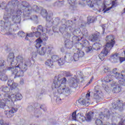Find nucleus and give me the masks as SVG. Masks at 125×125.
Returning a JSON list of instances; mask_svg holds the SVG:
<instances>
[{
	"mask_svg": "<svg viewBox=\"0 0 125 125\" xmlns=\"http://www.w3.org/2000/svg\"><path fill=\"white\" fill-rule=\"evenodd\" d=\"M35 42H36V44H35V47L37 48V49L40 48V47L42 46L41 43L42 42V40L41 38H39L35 41Z\"/></svg>",
	"mask_w": 125,
	"mask_h": 125,
	"instance_id": "nucleus-25",
	"label": "nucleus"
},
{
	"mask_svg": "<svg viewBox=\"0 0 125 125\" xmlns=\"http://www.w3.org/2000/svg\"><path fill=\"white\" fill-rule=\"evenodd\" d=\"M84 56V52L80 49H78L76 53L73 55V58L74 61H79L80 58Z\"/></svg>",
	"mask_w": 125,
	"mask_h": 125,
	"instance_id": "nucleus-9",
	"label": "nucleus"
},
{
	"mask_svg": "<svg viewBox=\"0 0 125 125\" xmlns=\"http://www.w3.org/2000/svg\"><path fill=\"white\" fill-rule=\"evenodd\" d=\"M83 36L81 38H83V40H85V38H87L88 37V31L86 30H84L83 32ZM85 38V39H84Z\"/></svg>",
	"mask_w": 125,
	"mask_h": 125,
	"instance_id": "nucleus-37",
	"label": "nucleus"
},
{
	"mask_svg": "<svg viewBox=\"0 0 125 125\" xmlns=\"http://www.w3.org/2000/svg\"><path fill=\"white\" fill-rule=\"evenodd\" d=\"M72 42L74 44L79 43L83 47H86L89 45V42L86 39H83V37L80 36H73L72 38Z\"/></svg>",
	"mask_w": 125,
	"mask_h": 125,
	"instance_id": "nucleus-4",
	"label": "nucleus"
},
{
	"mask_svg": "<svg viewBox=\"0 0 125 125\" xmlns=\"http://www.w3.org/2000/svg\"><path fill=\"white\" fill-rule=\"evenodd\" d=\"M17 63L15 67H9L7 69L8 71H11L12 74L15 76V78L23 77L24 73L28 70V67L32 65L31 61L24 62V58L21 55H18L16 57Z\"/></svg>",
	"mask_w": 125,
	"mask_h": 125,
	"instance_id": "nucleus-1",
	"label": "nucleus"
},
{
	"mask_svg": "<svg viewBox=\"0 0 125 125\" xmlns=\"http://www.w3.org/2000/svg\"><path fill=\"white\" fill-rule=\"evenodd\" d=\"M34 36L36 37V38H41V36H42V32H40V31H37L34 32Z\"/></svg>",
	"mask_w": 125,
	"mask_h": 125,
	"instance_id": "nucleus-41",
	"label": "nucleus"
},
{
	"mask_svg": "<svg viewBox=\"0 0 125 125\" xmlns=\"http://www.w3.org/2000/svg\"><path fill=\"white\" fill-rule=\"evenodd\" d=\"M120 59V57L119 56V54L116 53L110 56V60L114 62V63H117Z\"/></svg>",
	"mask_w": 125,
	"mask_h": 125,
	"instance_id": "nucleus-22",
	"label": "nucleus"
},
{
	"mask_svg": "<svg viewBox=\"0 0 125 125\" xmlns=\"http://www.w3.org/2000/svg\"><path fill=\"white\" fill-rule=\"evenodd\" d=\"M18 111V109L15 108L14 107H12L11 110L8 111H5L4 113L5 114L7 118H12L13 117V114L16 113Z\"/></svg>",
	"mask_w": 125,
	"mask_h": 125,
	"instance_id": "nucleus-17",
	"label": "nucleus"
},
{
	"mask_svg": "<svg viewBox=\"0 0 125 125\" xmlns=\"http://www.w3.org/2000/svg\"><path fill=\"white\" fill-rule=\"evenodd\" d=\"M19 4V1L18 0H13L10 1H9L7 5H10L11 6H16Z\"/></svg>",
	"mask_w": 125,
	"mask_h": 125,
	"instance_id": "nucleus-29",
	"label": "nucleus"
},
{
	"mask_svg": "<svg viewBox=\"0 0 125 125\" xmlns=\"http://www.w3.org/2000/svg\"><path fill=\"white\" fill-rule=\"evenodd\" d=\"M6 3L5 2H0V7H1L2 9H5V10L3 17L4 20H6V18H7V14L9 13V9L6 8Z\"/></svg>",
	"mask_w": 125,
	"mask_h": 125,
	"instance_id": "nucleus-15",
	"label": "nucleus"
},
{
	"mask_svg": "<svg viewBox=\"0 0 125 125\" xmlns=\"http://www.w3.org/2000/svg\"><path fill=\"white\" fill-rule=\"evenodd\" d=\"M22 15V11L20 9H18L16 11L13 9H10L8 14L7 15L6 20H5L6 23L9 19H12V21H16L18 17H21Z\"/></svg>",
	"mask_w": 125,
	"mask_h": 125,
	"instance_id": "nucleus-3",
	"label": "nucleus"
},
{
	"mask_svg": "<svg viewBox=\"0 0 125 125\" xmlns=\"http://www.w3.org/2000/svg\"><path fill=\"white\" fill-rule=\"evenodd\" d=\"M114 77V75H108L104 77V82L105 83H110L113 79Z\"/></svg>",
	"mask_w": 125,
	"mask_h": 125,
	"instance_id": "nucleus-23",
	"label": "nucleus"
},
{
	"mask_svg": "<svg viewBox=\"0 0 125 125\" xmlns=\"http://www.w3.org/2000/svg\"><path fill=\"white\" fill-rule=\"evenodd\" d=\"M0 125H9L7 123H4L3 121L2 120H0Z\"/></svg>",
	"mask_w": 125,
	"mask_h": 125,
	"instance_id": "nucleus-56",
	"label": "nucleus"
},
{
	"mask_svg": "<svg viewBox=\"0 0 125 125\" xmlns=\"http://www.w3.org/2000/svg\"><path fill=\"white\" fill-rule=\"evenodd\" d=\"M111 49L108 50V48L104 47V49L102 50V51L101 52V53L99 55V57L100 59L102 61H104L105 60V57L107 56V55L109 52H110Z\"/></svg>",
	"mask_w": 125,
	"mask_h": 125,
	"instance_id": "nucleus-12",
	"label": "nucleus"
},
{
	"mask_svg": "<svg viewBox=\"0 0 125 125\" xmlns=\"http://www.w3.org/2000/svg\"><path fill=\"white\" fill-rule=\"evenodd\" d=\"M56 101L57 103H59L61 101V99H60V97H57L56 99Z\"/></svg>",
	"mask_w": 125,
	"mask_h": 125,
	"instance_id": "nucleus-60",
	"label": "nucleus"
},
{
	"mask_svg": "<svg viewBox=\"0 0 125 125\" xmlns=\"http://www.w3.org/2000/svg\"><path fill=\"white\" fill-rule=\"evenodd\" d=\"M101 47H102V45L100 43L96 42L92 45V48L94 50H99Z\"/></svg>",
	"mask_w": 125,
	"mask_h": 125,
	"instance_id": "nucleus-27",
	"label": "nucleus"
},
{
	"mask_svg": "<svg viewBox=\"0 0 125 125\" xmlns=\"http://www.w3.org/2000/svg\"><path fill=\"white\" fill-rule=\"evenodd\" d=\"M70 87H77L78 86V80L73 78L69 82Z\"/></svg>",
	"mask_w": 125,
	"mask_h": 125,
	"instance_id": "nucleus-20",
	"label": "nucleus"
},
{
	"mask_svg": "<svg viewBox=\"0 0 125 125\" xmlns=\"http://www.w3.org/2000/svg\"><path fill=\"white\" fill-rule=\"evenodd\" d=\"M44 107H45V106H44V105H42L40 107L41 109H42V110H43V111H46V108H43Z\"/></svg>",
	"mask_w": 125,
	"mask_h": 125,
	"instance_id": "nucleus-62",
	"label": "nucleus"
},
{
	"mask_svg": "<svg viewBox=\"0 0 125 125\" xmlns=\"http://www.w3.org/2000/svg\"><path fill=\"white\" fill-rule=\"evenodd\" d=\"M21 7H23V8L25 9V14H26V11H27V10H29V9L31 8V5H30V3L26 1H22L21 3Z\"/></svg>",
	"mask_w": 125,
	"mask_h": 125,
	"instance_id": "nucleus-19",
	"label": "nucleus"
},
{
	"mask_svg": "<svg viewBox=\"0 0 125 125\" xmlns=\"http://www.w3.org/2000/svg\"><path fill=\"white\" fill-rule=\"evenodd\" d=\"M48 40V37L45 35H44L42 38V42H46Z\"/></svg>",
	"mask_w": 125,
	"mask_h": 125,
	"instance_id": "nucleus-54",
	"label": "nucleus"
},
{
	"mask_svg": "<svg viewBox=\"0 0 125 125\" xmlns=\"http://www.w3.org/2000/svg\"><path fill=\"white\" fill-rule=\"evenodd\" d=\"M103 70L104 71V73H112V71H110V68L108 66H104Z\"/></svg>",
	"mask_w": 125,
	"mask_h": 125,
	"instance_id": "nucleus-42",
	"label": "nucleus"
},
{
	"mask_svg": "<svg viewBox=\"0 0 125 125\" xmlns=\"http://www.w3.org/2000/svg\"><path fill=\"white\" fill-rule=\"evenodd\" d=\"M121 91H122V87L119 85L116 86V87L112 89V92L113 93H119V92H121Z\"/></svg>",
	"mask_w": 125,
	"mask_h": 125,
	"instance_id": "nucleus-30",
	"label": "nucleus"
},
{
	"mask_svg": "<svg viewBox=\"0 0 125 125\" xmlns=\"http://www.w3.org/2000/svg\"><path fill=\"white\" fill-rule=\"evenodd\" d=\"M92 48L93 49V48H92V47L91 46H89L87 47V52H89V51H91V50H92Z\"/></svg>",
	"mask_w": 125,
	"mask_h": 125,
	"instance_id": "nucleus-61",
	"label": "nucleus"
},
{
	"mask_svg": "<svg viewBox=\"0 0 125 125\" xmlns=\"http://www.w3.org/2000/svg\"><path fill=\"white\" fill-rule=\"evenodd\" d=\"M118 125H125L124 124V122H120Z\"/></svg>",
	"mask_w": 125,
	"mask_h": 125,
	"instance_id": "nucleus-63",
	"label": "nucleus"
},
{
	"mask_svg": "<svg viewBox=\"0 0 125 125\" xmlns=\"http://www.w3.org/2000/svg\"><path fill=\"white\" fill-rule=\"evenodd\" d=\"M65 63V60L63 58H60L58 61V64L60 66H62V65H64Z\"/></svg>",
	"mask_w": 125,
	"mask_h": 125,
	"instance_id": "nucleus-38",
	"label": "nucleus"
},
{
	"mask_svg": "<svg viewBox=\"0 0 125 125\" xmlns=\"http://www.w3.org/2000/svg\"><path fill=\"white\" fill-rule=\"evenodd\" d=\"M45 65H46V66H48V67H52V65H53V62L51 60H47L45 62Z\"/></svg>",
	"mask_w": 125,
	"mask_h": 125,
	"instance_id": "nucleus-35",
	"label": "nucleus"
},
{
	"mask_svg": "<svg viewBox=\"0 0 125 125\" xmlns=\"http://www.w3.org/2000/svg\"><path fill=\"white\" fill-rule=\"evenodd\" d=\"M40 11H41L40 7L37 5H34L32 7L30 6V8L25 11L26 15L28 16V15H30L32 12H40Z\"/></svg>",
	"mask_w": 125,
	"mask_h": 125,
	"instance_id": "nucleus-11",
	"label": "nucleus"
},
{
	"mask_svg": "<svg viewBox=\"0 0 125 125\" xmlns=\"http://www.w3.org/2000/svg\"><path fill=\"white\" fill-rule=\"evenodd\" d=\"M101 3V0H94V4L99 5Z\"/></svg>",
	"mask_w": 125,
	"mask_h": 125,
	"instance_id": "nucleus-52",
	"label": "nucleus"
},
{
	"mask_svg": "<svg viewBox=\"0 0 125 125\" xmlns=\"http://www.w3.org/2000/svg\"><path fill=\"white\" fill-rule=\"evenodd\" d=\"M0 80L2 82H6L8 80V77L4 73H1L0 74Z\"/></svg>",
	"mask_w": 125,
	"mask_h": 125,
	"instance_id": "nucleus-32",
	"label": "nucleus"
},
{
	"mask_svg": "<svg viewBox=\"0 0 125 125\" xmlns=\"http://www.w3.org/2000/svg\"><path fill=\"white\" fill-rule=\"evenodd\" d=\"M117 68H114L113 69V71H111V73L110 75H113V77H115L116 79H122L124 77V73H125V71H122L121 72V74L120 73H118L117 72Z\"/></svg>",
	"mask_w": 125,
	"mask_h": 125,
	"instance_id": "nucleus-13",
	"label": "nucleus"
},
{
	"mask_svg": "<svg viewBox=\"0 0 125 125\" xmlns=\"http://www.w3.org/2000/svg\"><path fill=\"white\" fill-rule=\"evenodd\" d=\"M125 75L123 74V77L121 79H117V80H119L118 83H120V85H123L125 86Z\"/></svg>",
	"mask_w": 125,
	"mask_h": 125,
	"instance_id": "nucleus-31",
	"label": "nucleus"
},
{
	"mask_svg": "<svg viewBox=\"0 0 125 125\" xmlns=\"http://www.w3.org/2000/svg\"><path fill=\"white\" fill-rule=\"evenodd\" d=\"M18 35L20 37H25V36H26V34L23 31H19L18 32Z\"/></svg>",
	"mask_w": 125,
	"mask_h": 125,
	"instance_id": "nucleus-48",
	"label": "nucleus"
},
{
	"mask_svg": "<svg viewBox=\"0 0 125 125\" xmlns=\"http://www.w3.org/2000/svg\"><path fill=\"white\" fill-rule=\"evenodd\" d=\"M1 91L4 92L5 93H7L10 91V88L7 86H2L0 88Z\"/></svg>",
	"mask_w": 125,
	"mask_h": 125,
	"instance_id": "nucleus-34",
	"label": "nucleus"
},
{
	"mask_svg": "<svg viewBox=\"0 0 125 125\" xmlns=\"http://www.w3.org/2000/svg\"><path fill=\"white\" fill-rule=\"evenodd\" d=\"M41 14L42 17L46 18V20L47 22H51V21H52V18H51L50 16H47L48 15V13H47L46 10L44 9H42L41 11Z\"/></svg>",
	"mask_w": 125,
	"mask_h": 125,
	"instance_id": "nucleus-14",
	"label": "nucleus"
},
{
	"mask_svg": "<svg viewBox=\"0 0 125 125\" xmlns=\"http://www.w3.org/2000/svg\"><path fill=\"white\" fill-rule=\"evenodd\" d=\"M53 49H54V48L53 47H43L41 48V50L37 51V52L39 55H44V54L46 53V51L48 54H51V52Z\"/></svg>",
	"mask_w": 125,
	"mask_h": 125,
	"instance_id": "nucleus-8",
	"label": "nucleus"
},
{
	"mask_svg": "<svg viewBox=\"0 0 125 125\" xmlns=\"http://www.w3.org/2000/svg\"><path fill=\"white\" fill-rule=\"evenodd\" d=\"M36 30L37 31L40 32V33H43V27L42 25H38Z\"/></svg>",
	"mask_w": 125,
	"mask_h": 125,
	"instance_id": "nucleus-40",
	"label": "nucleus"
},
{
	"mask_svg": "<svg viewBox=\"0 0 125 125\" xmlns=\"http://www.w3.org/2000/svg\"><path fill=\"white\" fill-rule=\"evenodd\" d=\"M100 94V92H99V90L95 89L94 91V99L98 101V100L100 99V96H99Z\"/></svg>",
	"mask_w": 125,
	"mask_h": 125,
	"instance_id": "nucleus-26",
	"label": "nucleus"
},
{
	"mask_svg": "<svg viewBox=\"0 0 125 125\" xmlns=\"http://www.w3.org/2000/svg\"><path fill=\"white\" fill-rule=\"evenodd\" d=\"M5 65V62H4V60H0V67H4Z\"/></svg>",
	"mask_w": 125,
	"mask_h": 125,
	"instance_id": "nucleus-51",
	"label": "nucleus"
},
{
	"mask_svg": "<svg viewBox=\"0 0 125 125\" xmlns=\"http://www.w3.org/2000/svg\"><path fill=\"white\" fill-rule=\"evenodd\" d=\"M87 21L89 23H93L95 21V19L93 17H88Z\"/></svg>",
	"mask_w": 125,
	"mask_h": 125,
	"instance_id": "nucleus-44",
	"label": "nucleus"
},
{
	"mask_svg": "<svg viewBox=\"0 0 125 125\" xmlns=\"http://www.w3.org/2000/svg\"><path fill=\"white\" fill-rule=\"evenodd\" d=\"M99 38H100V33L98 32L92 34V35L89 37V40L91 41V42H96V41L99 40Z\"/></svg>",
	"mask_w": 125,
	"mask_h": 125,
	"instance_id": "nucleus-18",
	"label": "nucleus"
},
{
	"mask_svg": "<svg viewBox=\"0 0 125 125\" xmlns=\"http://www.w3.org/2000/svg\"><path fill=\"white\" fill-rule=\"evenodd\" d=\"M60 58H59V56L55 55H53L51 57V60L53 62H58Z\"/></svg>",
	"mask_w": 125,
	"mask_h": 125,
	"instance_id": "nucleus-36",
	"label": "nucleus"
},
{
	"mask_svg": "<svg viewBox=\"0 0 125 125\" xmlns=\"http://www.w3.org/2000/svg\"><path fill=\"white\" fill-rule=\"evenodd\" d=\"M14 83V81L13 80H9L7 82L8 86L11 87V85L13 84Z\"/></svg>",
	"mask_w": 125,
	"mask_h": 125,
	"instance_id": "nucleus-49",
	"label": "nucleus"
},
{
	"mask_svg": "<svg viewBox=\"0 0 125 125\" xmlns=\"http://www.w3.org/2000/svg\"><path fill=\"white\" fill-rule=\"evenodd\" d=\"M105 41L108 42H106L105 47L108 48V50L112 49L116 43L115 36L113 35H107L105 38Z\"/></svg>",
	"mask_w": 125,
	"mask_h": 125,
	"instance_id": "nucleus-5",
	"label": "nucleus"
},
{
	"mask_svg": "<svg viewBox=\"0 0 125 125\" xmlns=\"http://www.w3.org/2000/svg\"><path fill=\"white\" fill-rule=\"evenodd\" d=\"M95 124L96 125H104L103 122L99 119H96L95 120Z\"/></svg>",
	"mask_w": 125,
	"mask_h": 125,
	"instance_id": "nucleus-43",
	"label": "nucleus"
},
{
	"mask_svg": "<svg viewBox=\"0 0 125 125\" xmlns=\"http://www.w3.org/2000/svg\"><path fill=\"white\" fill-rule=\"evenodd\" d=\"M8 99H10L12 102H15L17 100H21L22 99V95L20 93H18L16 95L12 94L11 95L8 96Z\"/></svg>",
	"mask_w": 125,
	"mask_h": 125,
	"instance_id": "nucleus-10",
	"label": "nucleus"
},
{
	"mask_svg": "<svg viewBox=\"0 0 125 125\" xmlns=\"http://www.w3.org/2000/svg\"><path fill=\"white\" fill-rule=\"evenodd\" d=\"M78 102L80 103V104H81V105H83L84 106H87V104L89 103V102H88V100H86L83 99H80L78 100Z\"/></svg>",
	"mask_w": 125,
	"mask_h": 125,
	"instance_id": "nucleus-28",
	"label": "nucleus"
},
{
	"mask_svg": "<svg viewBox=\"0 0 125 125\" xmlns=\"http://www.w3.org/2000/svg\"><path fill=\"white\" fill-rule=\"evenodd\" d=\"M72 120H73V121L84 122L85 121V117H84L83 114L82 113H79L77 115V111H75L72 113Z\"/></svg>",
	"mask_w": 125,
	"mask_h": 125,
	"instance_id": "nucleus-7",
	"label": "nucleus"
},
{
	"mask_svg": "<svg viewBox=\"0 0 125 125\" xmlns=\"http://www.w3.org/2000/svg\"><path fill=\"white\" fill-rule=\"evenodd\" d=\"M85 118V120L88 121V122H90V121H91V119H92V116L91 115L90 113L88 112L87 114L86 117Z\"/></svg>",
	"mask_w": 125,
	"mask_h": 125,
	"instance_id": "nucleus-39",
	"label": "nucleus"
},
{
	"mask_svg": "<svg viewBox=\"0 0 125 125\" xmlns=\"http://www.w3.org/2000/svg\"><path fill=\"white\" fill-rule=\"evenodd\" d=\"M124 103L118 99L115 98L112 103V108L114 110H123L124 109Z\"/></svg>",
	"mask_w": 125,
	"mask_h": 125,
	"instance_id": "nucleus-6",
	"label": "nucleus"
},
{
	"mask_svg": "<svg viewBox=\"0 0 125 125\" xmlns=\"http://www.w3.org/2000/svg\"><path fill=\"white\" fill-rule=\"evenodd\" d=\"M34 18H35V19H38V16H37V15L34 16Z\"/></svg>",
	"mask_w": 125,
	"mask_h": 125,
	"instance_id": "nucleus-64",
	"label": "nucleus"
},
{
	"mask_svg": "<svg viewBox=\"0 0 125 125\" xmlns=\"http://www.w3.org/2000/svg\"><path fill=\"white\" fill-rule=\"evenodd\" d=\"M17 86H18V83L14 82L11 85L10 88L11 89H15V88H17Z\"/></svg>",
	"mask_w": 125,
	"mask_h": 125,
	"instance_id": "nucleus-45",
	"label": "nucleus"
},
{
	"mask_svg": "<svg viewBox=\"0 0 125 125\" xmlns=\"http://www.w3.org/2000/svg\"><path fill=\"white\" fill-rule=\"evenodd\" d=\"M111 7H116V1H112V6Z\"/></svg>",
	"mask_w": 125,
	"mask_h": 125,
	"instance_id": "nucleus-59",
	"label": "nucleus"
},
{
	"mask_svg": "<svg viewBox=\"0 0 125 125\" xmlns=\"http://www.w3.org/2000/svg\"><path fill=\"white\" fill-rule=\"evenodd\" d=\"M6 106V101L5 99L0 100V108L1 109H4Z\"/></svg>",
	"mask_w": 125,
	"mask_h": 125,
	"instance_id": "nucleus-33",
	"label": "nucleus"
},
{
	"mask_svg": "<svg viewBox=\"0 0 125 125\" xmlns=\"http://www.w3.org/2000/svg\"><path fill=\"white\" fill-rule=\"evenodd\" d=\"M27 36L29 38H33L35 36V34L34 33V32L31 33L27 34Z\"/></svg>",
	"mask_w": 125,
	"mask_h": 125,
	"instance_id": "nucleus-53",
	"label": "nucleus"
},
{
	"mask_svg": "<svg viewBox=\"0 0 125 125\" xmlns=\"http://www.w3.org/2000/svg\"><path fill=\"white\" fill-rule=\"evenodd\" d=\"M87 4L89 7H93L94 6V5L93 3H92V1L89 0L87 2Z\"/></svg>",
	"mask_w": 125,
	"mask_h": 125,
	"instance_id": "nucleus-47",
	"label": "nucleus"
},
{
	"mask_svg": "<svg viewBox=\"0 0 125 125\" xmlns=\"http://www.w3.org/2000/svg\"><path fill=\"white\" fill-rule=\"evenodd\" d=\"M64 42L65 47H66V48H68L69 49H71L74 44L72 41H70V40H65Z\"/></svg>",
	"mask_w": 125,
	"mask_h": 125,
	"instance_id": "nucleus-21",
	"label": "nucleus"
},
{
	"mask_svg": "<svg viewBox=\"0 0 125 125\" xmlns=\"http://www.w3.org/2000/svg\"><path fill=\"white\" fill-rule=\"evenodd\" d=\"M112 7H108L107 8H106L104 11V13H105V12H107V11H109V10H111V9H112Z\"/></svg>",
	"mask_w": 125,
	"mask_h": 125,
	"instance_id": "nucleus-57",
	"label": "nucleus"
},
{
	"mask_svg": "<svg viewBox=\"0 0 125 125\" xmlns=\"http://www.w3.org/2000/svg\"><path fill=\"white\" fill-rule=\"evenodd\" d=\"M110 111L107 109H104V112H101L99 114V119H104V118H109Z\"/></svg>",
	"mask_w": 125,
	"mask_h": 125,
	"instance_id": "nucleus-16",
	"label": "nucleus"
},
{
	"mask_svg": "<svg viewBox=\"0 0 125 125\" xmlns=\"http://www.w3.org/2000/svg\"><path fill=\"white\" fill-rule=\"evenodd\" d=\"M93 80H94V77L92 76L90 81L86 83V86H88L93 82Z\"/></svg>",
	"mask_w": 125,
	"mask_h": 125,
	"instance_id": "nucleus-50",
	"label": "nucleus"
},
{
	"mask_svg": "<svg viewBox=\"0 0 125 125\" xmlns=\"http://www.w3.org/2000/svg\"><path fill=\"white\" fill-rule=\"evenodd\" d=\"M14 53H10L8 56V61H9L11 62V65H12L13 64V62L14 61Z\"/></svg>",
	"mask_w": 125,
	"mask_h": 125,
	"instance_id": "nucleus-24",
	"label": "nucleus"
},
{
	"mask_svg": "<svg viewBox=\"0 0 125 125\" xmlns=\"http://www.w3.org/2000/svg\"><path fill=\"white\" fill-rule=\"evenodd\" d=\"M63 74L67 78H68V77H72V76H73V74H71L69 71H64Z\"/></svg>",
	"mask_w": 125,
	"mask_h": 125,
	"instance_id": "nucleus-46",
	"label": "nucleus"
},
{
	"mask_svg": "<svg viewBox=\"0 0 125 125\" xmlns=\"http://www.w3.org/2000/svg\"><path fill=\"white\" fill-rule=\"evenodd\" d=\"M89 97H90V92L87 93L86 94V98L87 100H89Z\"/></svg>",
	"mask_w": 125,
	"mask_h": 125,
	"instance_id": "nucleus-55",
	"label": "nucleus"
},
{
	"mask_svg": "<svg viewBox=\"0 0 125 125\" xmlns=\"http://www.w3.org/2000/svg\"><path fill=\"white\" fill-rule=\"evenodd\" d=\"M67 79L63 77L62 79L58 78L57 80L54 79L52 84V88H58L57 91L59 94H70L71 89L66 86Z\"/></svg>",
	"mask_w": 125,
	"mask_h": 125,
	"instance_id": "nucleus-2",
	"label": "nucleus"
},
{
	"mask_svg": "<svg viewBox=\"0 0 125 125\" xmlns=\"http://www.w3.org/2000/svg\"><path fill=\"white\" fill-rule=\"evenodd\" d=\"M119 60H120V62H124V61H125V58H122L119 57Z\"/></svg>",
	"mask_w": 125,
	"mask_h": 125,
	"instance_id": "nucleus-58",
	"label": "nucleus"
}]
</instances>
